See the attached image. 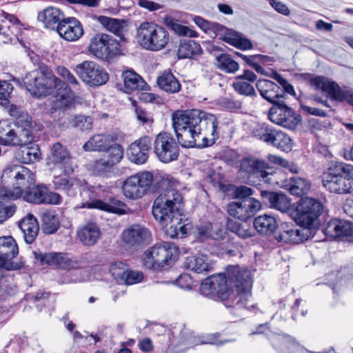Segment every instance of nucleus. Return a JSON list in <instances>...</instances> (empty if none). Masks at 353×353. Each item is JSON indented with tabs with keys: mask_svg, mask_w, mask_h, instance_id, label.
Segmentation results:
<instances>
[{
	"mask_svg": "<svg viewBox=\"0 0 353 353\" xmlns=\"http://www.w3.org/2000/svg\"><path fill=\"white\" fill-rule=\"evenodd\" d=\"M172 121L178 142L183 148L212 145L219 137L216 116L203 110H176Z\"/></svg>",
	"mask_w": 353,
	"mask_h": 353,
	"instance_id": "f257e3e1",
	"label": "nucleus"
},
{
	"mask_svg": "<svg viewBox=\"0 0 353 353\" xmlns=\"http://www.w3.org/2000/svg\"><path fill=\"white\" fill-rule=\"evenodd\" d=\"M252 282L249 272L232 268L227 274H219L206 278L201 284V293L212 298L217 296L227 307L254 308L252 302Z\"/></svg>",
	"mask_w": 353,
	"mask_h": 353,
	"instance_id": "f03ea898",
	"label": "nucleus"
},
{
	"mask_svg": "<svg viewBox=\"0 0 353 353\" xmlns=\"http://www.w3.org/2000/svg\"><path fill=\"white\" fill-rule=\"evenodd\" d=\"M183 196L173 185L162 190L155 199L152 214L155 219L166 228V233L171 238H182L190 228L181 218Z\"/></svg>",
	"mask_w": 353,
	"mask_h": 353,
	"instance_id": "7ed1b4c3",
	"label": "nucleus"
},
{
	"mask_svg": "<svg viewBox=\"0 0 353 353\" xmlns=\"http://www.w3.org/2000/svg\"><path fill=\"white\" fill-rule=\"evenodd\" d=\"M24 84L28 92L34 97L54 94L57 89L65 86V82L55 77L52 70L44 64L28 72L24 78Z\"/></svg>",
	"mask_w": 353,
	"mask_h": 353,
	"instance_id": "20e7f679",
	"label": "nucleus"
},
{
	"mask_svg": "<svg viewBox=\"0 0 353 353\" xmlns=\"http://www.w3.org/2000/svg\"><path fill=\"white\" fill-rule=\"evenodd\" d=\"M136 39L143 48L157 52L166 48L170 37L163 26L153 21H143L137 28Z\"/></svg>",
	"mask_w": 353,
	"mask_h": 353,
	"instance_id": "39448f33",
	"label": "nucleus"
},
{
	"mask_svg": "<svg viewBox=\"0 0 353 353\" xmlns=\"http://www.w3.org/2000/svg\"><path fill=\"white\" fill-rule=\"evenodd\" d=\"M322 212L321 202L313 198L303 197L292 205L290 216L299 225L309 230Z\"/></svg>",
	"mask_w": 353,
	"mask_h": 353,
	"instance_id": "423d86ee",
	"label": "nucleus"
},
{
	"mask_svg": "<svg viewBox=\"0 0 353 353\" xmlns=\"http://www.w3.org/2000/svg\"><path fill=\"white\" fill-rule=\"evenodd\" d=\"M1 179L13 187L14 191H10V196L13 199L21 197L35 183L34 174L30 169L16 164L7 166L2 172Z\"/></svg>",
	"mask_w": 353,
	"mask_h": 353,
	"instance_id": "0eeeda50",
	"label": "nucleus"
},
{
	"mask_svg": "<svg viewBox=\"0 0 353 353\" xmlns=\"http://www.w3.org/2000/svg\"><path fill=\"white\" fill-rule=\"evenodd\" d=\"M178 256V248L172 243L165 242L147 250L143 254V263L148 269L160 270L169 265Z\"/></svg>",
	"mask_w": 353,
	"mask_h": 353,
	"instance_id": "6e6552de",
	"label": "nucleus"
},
{
	"mask_svg": "<svg viewBox=\"0 0 353 353\" xmlns=\"http://www.w3.org/2000/svg\"><path fill=\"white\" fill-rule=\"evenodd\" d=\"M153 181V174L148 171H142L132 174L123 182L121 186L123 194L131 200L141 199L149 192Z\"/></svg>",
	"mask_w": 353,
	"mask_h": 353,
	"instance_id": "1a4fd4ad",
	"label": "nucleus"
},
{
	"mask_svg": "<svg viewBox=\"0 0 353 353\" xmlns=\"http://www.w3.org/2000/svg\"><path fill=\"white\" fill-rule=\"evenodd\" d=\"M88 50L97 58L103 61H110L121 54L119 42L105 33H97L91 38Z\"/></svg>",
	"mask_w": 353,
	"mask_h": 353,
	"instance_id": "9d476101",
	"label": "nucleus"
},
{
	"mask_svg": "<svg viewBox=\"0 0 353 353\" xmlns=\"http://www.w3.org/2000/svg\"><path fill=\"white\" fill-rule=\"evenodd\" d=\"M252 134L256 139L283 151H289L292 149L291 138L286 133L269 124H258L254 128Z\"/></svg>",
	"mask_w": 353,
	"mask_h": 353,
	"instance_id": "9b49d317",
	"label": "nucleus"
},
{
	"mask_svg": "<svg viewBox=\"0 0 353 353\" xmlns=\"http://www.w3.org/2000/svg\"><path fill=\"white\" fill-rule=\"evenodd\" d=\"M263 332H265L279 353H329L327 352H314L308 351L297 343L293 337L287 334L272 332L265 325H261L256 332L259 334ZM253 334H255V332Z\"/></svg>",
	"mask_w": 353,
	"mask_h": 353,
	"instance_id": "f8f14e48",
	"label": "nucleus"
},
{
	"mask_svg": "<svg viewBox=\"0 0 353 353\" xmlns=\"http://www.w3.org/2000/svg\"><path fill=\"white\" fill-rule=\"evenodd\" d=\"M269 119L274 123L288 129H294L301 121V117L285 103V98L272 105L269 110Z\"/></svg>",
	"mask_w": 353,
	"mask_h": 353,
	"instance_id": "ddd939ff",
	"label": "nucleus"
},
{
	"mask_svg": "<svg viewBox=\"0 0 353 353\" xmlns=\"http://www.w3.org/2000/svg\"><path fill=\"white\" fill-rule=\"evenodd\" d=\"M154 152L160 161L167 163L177 159L179 147L170 134L161 132L154 141Z\"/></svg>",
	"mask_w": 353,
	"mask_h": 353,
	"instance_id": "4468645a",
	"label": "nucleus"
},
{
	"mask_svg": "<svg viewBox=\"0 0 353 353\" xmlns=\"http://www.w3.org/2000/svg\"><path fill=\"white\" fill-rule=\"evenodd\" d=\"M74 71L84 83L90 86L102 85L109 79L108 72L94 61H85L77 65Z\"/></svg>",
	"mask_w": 353,
	"mask_h": 353,
	"instance_id": "2eb2a0df",
	"label": "nucleus"
},
{
	"mask_svg": "<svg viewBox=\"0 0 353 353\" xmlns=\"http://www.w3.org/2000/svg\"><path fill=\"white\" fill-rule=\"evenodd\" d=\"M121 239L126 247L139 248L152 241V233L145 226L134 223L122 231Z\"/></svg>",
	"mask_w": 353,
	"mask_h": 353,
	"instance_id": "dca6fc26",
	"label": "nucleus"
},
{
	"mask_svg": "<svg viewBox=\"0 0 353 353\" xmlns=\"http://www.w3.org/2000/svg\"><path fill=\"white\" fill-rule=\"evenodd\" d=\"M19 249L15 240L11 236H0V267L8 270H19L23 267L22 261H13Z\"/></svg>",
	"mask_w": 353,
	"mask_h": 353,
	"instance_id": "f3484780",
	"label": "nucleus"
},
{
	"mask_svg": "<svg viewBox=\"0 0 353 353\" xmlns=\"http://www.w3.org/2000/svg\"><path fill=\"white\" fill-rule=\"evenodd\" d=\"M261 208V202L254 198H244L228 204L227 211L230 216L241 221L252 217Z\"/></svg>",
	"mask_w": 353,
	"mask_h": 353,
	"instance_id": "a211bd4d",
	"label": "nucleus"
},
{
	"mask_svg": "<svg viewBox=\"0 0 353 353\" xmlns=\"http://www.w3.org/2000/svg\"><path fill=\"white\" fill-rule=\"evenodd\" d=\"M21 196L27 202L36 204L58 205L62 199L58 193L50 192L43 185H38L31 188H28Z\"/></svg>",
	"mask_w": 353,
	"mask_h": 353,
	"instance_id": "6ab92c4d",
	"label": "nucleus"
},
{
	"mask_svg": "<svg viewBox=\"0 0 353 353\" xmlns=\"http://www.w3.org/2000/svg\"><path fill=\"white\" fill-rule=\"evenodd\" d=\"M34 136L29 128L14 126L7 132L1 144L6 146H25L33 142Z\"/></svg>",
	"mask_w": 353,
	"mask_h": 353,
	"instance_id": "aec40b11",
	"label": "nucleus"
},
{
	"mask_svg": "<svg viewBox=\"0 0 353 353\" xmlns=\"http://www.w3.org/2000/svg\"><path fill=\"white\" fill-rule=\"evenodd\" d=\"M79 208H96L117 214H125L129 210L125 203L115 198H110L107 202L99 199H90L89 201L83 202L79 205Z\"/></svg>",
	"mask_w": 353,
	"mask_h": 353,
	"instance_id": "412c9836",
	"label": "nucleus"
},
{
	"mask_svg": "<svg viewBox=\"0 0 353 353\" xmlns=\"http://www.w3.org/2000/svg\"><path fill=\"white\" fill-rule=\"evenodd\" d=\"M57 31L61 37L68 41H77L83 34L82 25L74 17L63 19L57 26Z\"/></svg>",
	"mask_w": 353,
	"mask_h": 353,
	"instance_id": "4be33fe9",
	"label": "nucleus"
},
{
	"mask_svg": "<svg viewBox=\"0 0 353 353\" xmlns=\"http://www.w3.org/2000/svg\"><path fill=\"white\" fill-rule=\"evenodd\" d=\"M310 232L309 230L301 227L296 228L294 226H290L288 224L282 225V229L276 236V239L285 243H301L307 240L310 237Z\"/></svg>",
	"mask_w": 353,
	"mask_h": 353,
	"instance_id": "5701e85b",
	"label": "nucleus"
},
{
	"mask_svg": "<svg viewBox=\"0 0 353 353\" xmlns=\"http://www.w3.org/2000/svg\"><path fill=\"white\" fill-rule=\"evenodd\" d=\"M118 139L119 134L117 132L97 134L90 137L89 140L83 144V148L86 152H104L106 151L112 143H115Z\"/></svg>",
	"mask_w": 353,
	"mask_h": 353,
	"instance_id": "b1692460",
	"label": "nucleus"
},
{
	"mask_svg": "<svg viewBox=\"0 0 353 353\" xmlns=\"http://www.w3.org/2000/svg\"><path fill=\"white\" fill-rule=\"evenodd\" d=\"M35 259L41 265H55L59 268L70 269L74 267L75 263L67 254L60 252L42 253L33 252Z\"/></svg>",
	"mask_w": 353,
	"mask_h": 353,
	"instance_id": "393cba45",
	"label": "nucleus"
},
{
	"mask_svg": "<svg viewBox=\"0 0 353 353\" xmlns=\"http://www.w3.org/2000/svg\"><path fill=\"white\" fill-rule=\"evenodd\" d=\"M52 161L57 164L63 173L70 174L74 172L71 157L68 149L59 142H57L51 148Z\"/></svg>",
	"mask_w": 353,
	"mask_h": 353,
	"instance_id": "a878e982",
	"label": "nucleus"
},
{
	"mask_svg": "<svg viewBox=\"0 0 353 353\" xmlns=\"http://www.w3.org/2000/svg\"><path fill=\"white\" fill-rule=\"evenodd\" d=\"M150 148L151 140L148 137L140 138L130 145L128 152L130 160L136 164L145 163Z\"/></svg>",
	"mask_w": 353,
	"mask_h": 353,
	"instance_id": "bb28decb",
	"label": "nucleus"
},
{
	"mask_svg": "<svg viewBox=\"0 0 353 353\" xmlns=\"http://www.w3.org/2000/svg\"><path fill=\"white\" fill-rule=\"evenodd\" d=\"M213 261L208 255L196 253L185 258L184 267L198 274L208 273L213 269Z\"/></svg>",
	"mask_w": 353,
	"mask_h": 353,
	"instance_id": "cd10ccee",
	"label": "nucleus"
},
{
	"mask_svg": "<svg viewBox=\"0 0 353 353\" xmlns=\"http://www.w3.org/2000/svg\"><path fill=\"white\" fill-rule=\"evenodd\" d=\"M54 93L57 94V96L52 103V113L53 112L52 110L55 112L57 110L59 112L67 111L74 106V94L65 83L64 87L57 89Z\"/></svg>",
	"mask_w": 353,
	"mask_h": 353,
	"instance_id": "c85d7f7f",
	"label": "nucleus"
},
{
	"mask_svg": "<svg viewBox=\"0 0 353 353\" xmlns=\"http://www.w3.org/2000/svg\"><path fill=\"white\" fill-rule=\"evenodd\" d=\"M256 86L261 96L272 105L285 98V94L280 93V87L270 80L259 79Z\"/></svg>",
	"mask_w": 353,
	"mask_h": 353,
	"instance_id": "c756f323",
	"label": "nucleus"
},
{
	"mask_svg": "<svg viewBox=\"0 0 353 353\" xmlns=\"http://www.w3.org/2000/svg\"><path fill=\"white\" fill-rule=\"evenodd\" d=\"M342 165H344V163L337 162L332 166V192L337 194L349 193L352 188L346 173L338 170Z\"/></svg>",
	"mask_w": 353,
	"mask_h": 353,
	"instance_id": "7c9ffc66",
	"label": "nucleus"
},
{
	"mask_svg": "<svg viewBox=\"0 0 353 353\" xmlns=\"http://www.w3.org/2000/svg\"><path fill=\"white\" fill-rule=\"evenodd\" d=\"M261 196L268 201L269 206L283 213L290 214L292 205L291 200L283 193L262 191Z\"/></svg>",
	"mask_w": 353,
	"mask_h": 353,
	"instance_id": "2f4dec72",
	"label": "nucleus"
},
{
	"mask_svg": "<svg viewBox=\"0 0 353 353\" xmlns=\"http://www.w3.org/2000/svg\"><path fill=\"white\" fill-rule=\"evenodd\" d=\"M268 168H269L268 164L265 161L251 158L243 159L240 165L241 171L263 179L267 178L269 174L266 171Z\"/></svg>",
	"mask_w": 353,
	"mask_h": 353,
	"instance_id": "473e14b6",
	"label": "nucleus"
},
{
	"mask_svg": "<svg viewBox=\"0 0 353 353\" xmlns=\"http://www.w3.org/2000/svg\"><path fill=\"white\" fill-rule=\"evenodd\" d=\"M63 17V13L60 9L50 6L40 12L37 19L46 28L54 29L64 19Z\"/></svg>",
	"mask_w": 353,
	"mask_h": 353,
	"instance_id": "72a5a7b5",
	"label": "nucleus"
},
{
	"mask_svg": "<svg viewBox=\"0 0 353 353\" xmlns=\"http://www.w3.org/2000/svg\"><path fill=\"white\" fill-rule=\"evenodd\" d=\"M19 227L23 233L26 242L31 244L37 236L39 230L37 219L32 214H28L20 221Z\"/></svg>",
	"mask_w": 353,
	"mask_h": 353,
	"instance_id": "f704fd0d",
	"label": "nucleus"
},
{
	"mask_svg": "<svg viewBox=\"0 0 353 353\" xmlns=\"http://www.w3.org/2000/svg\"><path fill=\"white\" fill-rule=\"evenodd\" d=\"M41 152L39 146L32 144L21 146L19 149L16 150L14 158L22 163H32L40 159Z\"/></svg>",
	"mask_w": 353,
	"mask_h": 353,
	"instance_id": "c9c22d12",
	"label": "nucleus"
},
{
	"mask_svg": "<svg viewBox=\"0 0 353 353\" xmlns=\"http://www.w3.org/2000/svg\"><path fill=\"white\" fill-rule=\"evenodd\" d=\"M65 176H56L54 177L52 184L54 188L64 191L68 196H74L79 190L78 181L73 177H70L65 173Z\"/></svg>",
	"mask_w": 353,
	"mask_h": 353,
	"instance_id": "e433bc0d",
	"label": "nucleus"
},
{
	"mask_svg": "<svg viewBox=\"0 0 353 353\" xmlns=\"http://www.w3.org/2000/svg\"><path fill=\"white\" fill-rule=\"evenodd\" d=\"M125 92L131 93L145 89V82L140 75L133 70H125L122 73Z\"/></svg>",
	"mask_w": 353,
	"mask_h": 353,
	"instance_id": "4c0bfd02",
	"label": "nucleus"
},
{
	"mask_svg": "<svg viewBox=\"0 0 353 353\" xmlns=\"http://www.w3.org/2000/svg\"><path fill=\"white\" fill-rule=\"evenodd\" d=\"M97 21L108 31L117 37H122L127 21L123 19L111 18L105 16L96 17Z\"/></svg>",
	"mask_w": 353,
	"mask_h": 353,
	"instance_id": "58836bf2",
	"label": "nucleus"
},
{
	"mask_svg": "<svg viewBox=\"0 0 353 353\" xmlns=\"http://www.w3.org/2000/svg\"><path fill=\"white\" fill-rule=\"evenodd\" d=\"M41 229L46 234H54L60 226L58 214L53 210H46L41 213Z\"/></svg>",
	"mask_w": 353,
	"mask_h": 353,
	"instance_id": "ea45409f",
	"label": "nucleus"
},
{
	"mask_svg": "<svg viewBox=\"0 0 353 353\" xmlns=\"http://www.w3.org/2000/svg\"><path fill=\"white\" fill-rule=\"evenodd\" d=\"M254 226L259 233L270 235L276 230L278 224L274 216L265 214L254 219Z\"/></svg>",
	"mask_w": 353,
	"mask_h": 353,
	"instance_id": "a19ab883",
	"label": "nucleus"
},
{
	"mask_svg": "<svg viewBox=\"0 0 353 353\" xmlns=\"http://www.w3.org/2000/svg\"><path fill=\"white\" fill-rule=\"evenodd\" d=\"M77 234L83 244L92 245L99 239L101 232L96 224L90 223L79 229Z\"/></svg>",
	"mask_w": 353,
	"mask_h": 353,
	"instance_id": "79ce46f5",
	"label": "nucleus"
},
{
	"mask_svg": "<svg viewBox=\"0 0 353 353\" xmlns=\"http://www.w3.org/2000/svg\"><path fill=\"white\" fill-rule=\"evenodd\" d=\"M157 83L160 88L168 93H176L180 90L181 85L170 71H165L158 77Z\"/></svg>",
	"mask_w": 353,
	"mask_h": 353,
	"instance_id": "37998d69",
	"label": "nucleus"
},
{
	"mask_svg": "<svg viewBox=\"0 0 353 353\" xmlns=\"http://www.w3.org/2000/svg\"><path fill=\"white\" fill-rule=\"evenodd\" d=\"M163 24L176 34L182 37H189L191 38L197 37L198 34L194 30L188 26H183L178 23V21L170 16H166L163 19Z\"/></svg>",
	"mask_w": 353,
	"mask_h": 353,
	"instance_id": "c03bdc74",
	"label": "nucleus"
},
{
	"mask_svg": "<svg viewBox=\"0 0 353 353\" xmlns=\"http://www.w3.org/2000/svg\"><path fill=\"white\" fill-rule=\"evenodd\" d=\"M200 45L192 40H185L181 41L178 50L177 56L179 59H192L194 55L201 53Z\"/></svg>",
	"mask_w": 353,
	"mask_h": 353,
	"instance_id": "a18cd8bd",
	"label": "nucleus"
},
{
	"mask_svg": "<svg viewBox=\"0 0 353 353\" xmlns=\"http://www.w3.org/2000/svg\"><path fill=\"white\" fill-rule=\"evenodd\" d=\"M223 40L226 43L241 50H249L252 48L251 41L248 39L244 37L241 34L235 31H230L226 33L224 36Z\"/></svg>",
	"mask_w": 353,
	"mask_h": 353,
	"instance_id": "49530a36",
	"label": "nucleus"
},
{
	"mask_svg": "<svg viewBox=\"0 0 353 353\" xmlns=\"http://www.w3.org/2000/svg\"><path fill=\"white\" fill-rule=\"evenodd\" d=\"M227 228L230 231L243 239H248L254 235V231L250 225L233 220L227 221Z\"/></svg>",
	"mask_w": 353,
	"mask_h": 353,
	"instance_id": "de8ad7c7",
	"label": "nucleus"
},
{
	"mask_svg": "<svg viewBox=\"0 0 353 353\" xmlns=\"http://www.w3.org/2000/svg\"><path fill=\"white\" fill-rule=\"evenodd\" d=\"M216 62L217 67L227 73H234L239 69V63L228 54H221L218 56Z\"/></svg>",
	"mask_w": 353,
	"mask_h": 353,
	"instance_id": "09e8293b",
	"label": "nucleus"
},
{
	"mask_svg": "<svg viewBox=\"0 0 353 353\" xmlns=\"http://www.w3.org/2000/svg\"><path fill=\"white\" fill-rule=\"evenodd\" d=\"M336 235L332 236L335 241H353V229L349 225L339 223L334 226Z\"/></svg>",
	"mask_w": 353,
	"mask_h": 353,
	"instance_id": "8fccbe9b",
	"label": "nucleus"
},
{
	"mask_svg": "<svg viewBox=\"0 0 353 353\" xmlns=\"http://www.w3.org/2000/svg\"><path fill=\"white\" fill-rule=\"evenodd\" d=\"M310 85L321 92L327 98H331V81L323 77H315L310 79Z\"/></svg>",
	"mask_w": 353,
	"mask_h": 353,
	"instance_id": "3c124183",
	"label": "nucleus"
},
{
	"mask_svg": "<svg viewBox=\"0 0 353 353\" xmlns=\"http://www.w3.org/2000/svg\"><path fill=\"white\" fill-rule=\"evenodd\" d=\"M232 87L239 94L247 97L256 96L254 88L250 84V83L244 81L241 77H235V80L232 83Z\"/></svg>",
	"mask_w": 353,
	"mask_h": 353,
	"instance_id": "603ef678",
	"label": "nucleus"
},
{
	"mask_svg": "<svg viewBox=\"0 0 353 353\" xmlns=\"http://www.w3.org/2000/svg\"><path fill=\"white\" fill-rule=\"evenodd\" d=\"M310 189V183L305 179L297 178L293 180V183L290 188L292 194L301 196L306 194Z\"/></svg>",
	"mask_w": 353,
	"mask_h": 353,
	"instance_id": "864d4df0",
	"label": "nucleus"
},
{
	"mask_svg": "<svg viewBox=\"0 0 353 353\" xmlns=\"http://www.w3.org/2000/svg\"><path fill=\"white\" fill-rule=\"evenodd\" d=\"M105 152H107L106 160L110 161L113 166L119 163L123 157V148L116 142L112 143Z\"/></svg>",
	"mask_w": 353,
	"mask_h": 353,
	"instance_id": "5fc2aeb1",
	"label": "nucleus"
},
{
	"mask_svg": "<svg viewBox=\"0 0 353 353\" xmlns=\"http://www.w3.org/2000/svg\"><path fill=\"white\" fill-rule=\"evenodd\" d=\"M72 127L81 131L90 130L92 128V119L90 116L83 114H73Z\"/></svg>",
	"mask_w": 353,
	"mask_h": 353,
	"instance_id": "6e6d98bb",
	"label": "nucleus"
},
{
	"mask_svg": "<svg viewBox=\"0 0 353 353\" xmlns=\"http://www.w3.org/2000/svg\"><path fill=\"white\" fill-rule=\"evenodd\" d=\"M352 90L349 88H342L339 84L332 81V101L338 102L347 101L348 98L350 97Z\"/></svg>",
	"mask_w": 353,
	"mask_h": 353,
	"instance_id": "4d7b16f0",
	"label": "nucleus"
},
{
	"mask_svg": "<svg viewBox=\"0 0 353 353\" xmlns=\"http://www.w3.org/2000/svg\"><path fill=\"white\" fill-rule=\"evenodd\" d=\"M128 266L122 262H117L110 266V272L118 282L123 283L126 276Z\"/></svg>",
	"mask_w": 353,
	"mask_h": 353,
	"instance_id": "13d9d810",
	"label": "nucleus"
},
{
	"mask_svg": "<svg viewBox=\"0 0 353 353\" xmlns=\"http://www.w3.org/2000/svg\"><path fill=\"white\" fill-rule=\"evenodd\" d=\"M17 19L12 14H9L0 10V34H6L10 23H14Z\"/></svg>",
	"mask_w": 353,
	"mask_h": 353,
	"instance_id": "bf43d9fd",
	"label": "nucleus"
},
{
	"mask_svg": "<svg viewBox=\"0 0 353 353\" xmlns=\"http://www.w3.org/2000/svg\"><path fill=\"white\" fill-rule=\"evenodd\" d=\"M271 77L282 86L283 90H281L280 93L284 94V92H286L290 95L295 96L296 93L294 88L290 83H289L288 80L284 79L277 72H274Z\"/></svg>",
	"mask_w": 353,
	"mask_h": 353,
	"instance_id": "052dcab7",
	"label": "nucleus"
},
{
	"mask_svg": "<svg viewBox=\"0 0 353 353\" xmlns=\"http://www.w3.org/2000/svg\"><path fill=\"white\" fill-rule=\"evenodd\" d=\"M56 71L59 76H61L65 81H68V83H70L72 86L77 87L79 85L78 80L65 67L58 66Z\"/></svg>",
	"mask_w": 353,
	"mask_h": 353,
	"instance_id": "680f3d73",
	"label": "nucleus"
},
{
	"mask_svg": "<svg viewBox=\"0 0 353 353\" xmlns=\"http://www.w3.org/2000/svg\"><path fill=\"white\" fill-rule=\"evenodd\" d=\"M56 71L59 76H61L65 81H68V83H70L72 86L77 87L79 85L78 80L65 67L58 66Z\"/></svg>",
	"mask_w": 353,
	"mask_h": 353,
	"instance_id": "e2e57ef3",
	"label": "nucleus"
},
{
	"mask_svg": "<svg viewBox=\"0 0 353 353\" xmlns=\"http://www.w3.org/2000/svg\"><path fill=\"white\" fill-rule=\"evenodd\" d=\"M114 166L105 159H101L96 161L93 165L94 172L102 174L110 171Z\"/></svg>",
	"mask_w": 353,
	"mask_h": 353,
	"instance_id": "0e129e2a",
	"label": "nucleus"
},
{
	"mask_svg": "<svg viewBox=\"0 0 353 353\" xmlns=\"http://www.w3.org/2000/svg\"><path fill=\"white\" fill-rule=\"evenodd\" d=\"M16 211V205L14 204L6 205L0 202V223L11 217Z\"/></svg>",
	"mask_w": 353,
	"mask_h": 353,
	"instance_id": "69168bd1",
	"label": "nucleus"
},
{
	"mask_svg": "<svg viewBox=\"0 0 353 353\" xmlns=\"http://www.w3.org/2000/svg\"><path fill=\"white\" fill-rule=\"evenodd\" d=\"M13 89L11 83L4 81L0 82V100L4 102L1 103V105H6L8 103V99Z\"/></svg>",
	"mask_w": 353,
	"mask_h": 353,
	"instance_id": "338daca9",
	"label": "nucleus"
},
{
	"mask_svg": "<svg viewBox=\"0 0 353 353\" xmlns=\"http://www.w3.org/2000/svg\"><path fill=\"white\" fill-rule=\"evenodd\" d=\"M182 343L186 347H193L199 344V339L194 336L192 332L183 330L181 332Z\"/></svg>",
	"mask_w": 353,
	"mask_h": 353,
	"instance_id": "774afa93",
	"label": "nucleus"
}]
</instances>
